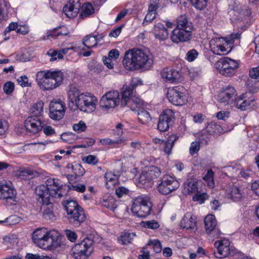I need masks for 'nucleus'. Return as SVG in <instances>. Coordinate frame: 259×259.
Here are the masks:
<instances>
[{"label":"nucleus","mask_w":259,"mask_h":259,"mask_svg":"<svg viewBox=\"0 0 259 259\" xmlns=\"http://www.w3.org/2000/svg\"><path fill=\"white\" fill-rule=\"evenodd\" d=\"M73 50L75 52H78L80 55H82L84 57H88L91 55L92 54V51H89L88 52H82V50H83V49H82L81 50L80 47H78V46H72L71 45L70 47H67L64 49H62L59 51L60 53H61L62 54V56H63V55L66 54L68 53L69 50Z\"/></svg>","instance_id":"38"},{"label":"nucleus","mask_w":259,"mask_h":259,"mask_svg":"<svg viewBox=\"0 0 259 259\" xmlns=\"http://www.w3.org/2000/svg\"><path fill=\"white\" fill-rule=\"evenodd\" d=\"M81 9L79 16H89L94 14V8L91 3L84 4L82 6L79 0H69L63 7V12L66 16H77Z\"/></svg>","instance_id":"9"},{"label":"nucleus","mask_w":259,"mask_h":259,"mask_svg":"<svg viewBox=\"0 0 259 259\" xmlns=\"http://www.w3.org/2000/svg\"><path fill=\"white\" fill-rule=\"evenodd\" d=\"M68 98L70 102L84 112H93L98 104V98L94 95L89 92L81 93L75 87H70L68 92Z\"/></svg>","instance_id":"4"},{"label":"nucleus","mask_w":259,"mask_h":259,"mask_svg":"<svg viewBox=\"0 0 259 259\" xmlns=\"http://www.w3.org/2000/svg\"><path fill=\"white\" fill-rule=\"evenodd\" d=\"M152 206L149 197L146 196H139L133 200L131 210L134 215L145 218L150 214Z\"/></svg>","instance_id":"11"},{"label":"nucleus","mask_w":259,"mask_h":259,"mask_svg":"<svg viewBox=\"0 0 259 259\" xmlns=\"http://www.w3.org/2000/svg\"><path fill=\"white\" fill-rule=\"evenodd\" d=\"M87 127L86 124L82 120L79 121L78 123H75L72 125L73 130L78 133L84 132Z\"/></svg>","instance_id":"50"},{"label":"nucleus","mask_w":259,"mask_h":259,"mask_svg":"<svg viewBox=\"0 0 259 259\" xmlns=\"http://www.w3.org/2000/svg\"><path fill=\"white\" fill-rule=\"evenodd\" d=\"M94 251L93 240L87 237L74 245L72 249V255L75 259H88Z\"/></svg>","instance_id":"10"},{"label":"nucleus","mask_w":259,"mask_h":259,"mask_svg":"<svg viewBox=\"0 0 259 259\" xmlns=\"http://www.w3.org/2000/svg\"><path fill=\"white\" fill-rule=\"evenodd\" d=\"M82 161L88 164L91 165H96L99 162L98 157L93 155H89L82 158Z\"/></svg>","instance_id":"44"},{"label":"nucleus","mask_w":259,"mask_h":259,"mask_svg":"<svg viewBox=\"0 0 259 259\" xmlns=\"http://www.w3.org/2000/svg\"><path fill=\"white\" fill-rule=\"evenodd\" d=\"M214 246L217 248V251L214 252V255L218 258L228 256L232 250L230 246V242L227 239L215 241Z\"/></svg>","instance_id":"21"},{"label":"nucleus","mask_w":259,"mask_h":259,"mask_svg":"<svg viewBox=\"0 0 259 259\" xmlns=\"http://www.w3.org/2000/svg\"><path fill=\"white\" fill-rule=\"evenodd\" d=\"M215 68L222 75H234L239 67V62L229 57L221 58L214 64Z\"/></svg>","instance_id":"13"},{"label":"nucleus","mask_w":259,"mask_h":259,"mask_svg":"<svg viewBox=\"0 0 259 259\" xmlns=\"http://www.w3.org/2000/svg\"><path fill=\"white\" fill-rule=\"evenodd\" d=\"M230 112L221 111L217 113V117L220 120H226L230 117Z\"/></svg>","instance_id":"63"},{"label":"nucleus","mask_w":259,"mask_h":259,"mask_svg":"<svg viewBox=\"0 0 259 259\" xmlns=\"http://www.w3.org/2000/svg\"><path fill=\"white\" fill-rule=\"evenodd\" d=\"M198 56V52L195 49H192L186 53L185 59L188 62H191L194 61Z\"/></svg>","instance_id":"51"},{"label":"nucleus","mask_w":259,"mask_h":259,"mask_svg":"<svg viewBox=\"0 0 259 259\" xmlns=\"http://www.w3.org/2000/svg\"><path fill=\"white\" fill-rule=\"evenodd\" d=\"M159 2H155L150 4L148 7V13L147 15H154L155 16L158 15L157 10L159 8Z\"/></svg>","instance_id":"47"},{"label":"nucleus","mask_w":259,"mask_h":259,"mask_svg":"<svg viewBox=\"0 0 259 259\" xmlns=\"http://www.w3.org/2000/svg\"><path fill=\"white\" fill-rule=\"evenodd\" d=\"M47 55L50 57V60L51 61H55L57 59H61L63 58V56L61 53H60L59 51L53 49L49 50L48 51Z\"/></svg>","instance_id":"46"},{"label":"nucleus","mask_w":259,"mask_h":259,"mask_svg":"<svg viewBox=\"0 0 259 259\" xmlns=\"http://www.w3.org/2000/svg\"><path fill=\"white\" fill-rule=\"evenodd\" d=\"M200 184L202 183L196 179L188 180L184 184V192L189 195L194 194L200 189Z\"/></svg>","instance_id":"28"},{"label":"nucleus","mask_w":259,"mask_h":259,"mask_svg":"<svg viewBox=\"0 0 259 259\" xmlns=\"http://www.w3.org/2000/svg\"><path fill=\"white\" fill-rule=\"evenodd\" d=\"M136 234L134 232H125L122 233L117 238V242L121 245H127L132 243Z\"/></svg>","instance_id":"31"},{"label":"nucleus","mask_w":259,"mask_h":259,"mask_svg":"<svg viewBox=\"0 0 259 259\" xmlns=\"http://www.w3.org/2000/svg\"><path fill=\"white\" fill-rule=\"evenodd\" d=\"M64 79V74L60 70H44L36 74V81L43 91H51L59 87Z\"/></svg>","instance_id":"5"},{"label":"nucleus","mask_w":259,"mask_h":259,"mask_svg":"<svg viewBox=\"0 0 259 259\" xmlns=\"http://www.w3.org/2000/svg\"><path fill=\"white\" fill-rule=\"evenodd\" d=\"M103 61L104 62V65L110 69H113L114 67V65L115 63V61L113 60H111L109 57L104 56L103 57Z\"/></svg>","instance_id":"59"},{"label":"nucleus","mask_w":259,"mask_h":259,"mask_svg":"<svg viewBox=\"0 0 259 259\" xmlns=\"http://www.w3.org/2000/svg\"><path fill=\"white\" fill-rule=\"evenodd\" d=\"M200 148L199 142L197 141L193 142L190 147L189 152L191 155H193L199 151Z\"/></svg>","instance_id":"58"},{"label":"nucleus","mask_w":259,"mask_h":259,"mask_svg":"<svg viewBox=\"0 0 259 259\" xmlns=\"http://www.w3.org/2000/svg\"><path fill=\"white\" fill-rule=\"evenodd\" d=\"M175 118V113L172 110L166 109L163 111L159 118L157 128L160 132L167 131L172 120Z\"/></svg>","instance_id":"22"},{"label":"nucleus","mask_w":259,"mask_h":259,"mask_svg":"<svg viewBox=\"0 0 259 259\" xmlns=\"http://www.w3.org/2000/svg\"><path fill=\"white\" fill-rule=\"evenodd\" d=\"M21 221V218L16 215H11L5 220V223L10 225H14L18 224Z\"/></svg>","instance_id":"53"},{"label":"nucleus","mask_w":259,"mask_h":259,"mask_svg":"<svg viewBox=\"0 0 259 259\" xmlns=\"http://www.w3.org/2000/svg\"><path fill=\"white\" fill-rule=\"evenodd\" d=\"M0 200L4 201L6 205L15 212L19 210L21 201L18 198L17 190L10 181L0 182Z\"/></svg>","instance_id":"6"},{"label":"nucleus","mask_w":259,"mask_h":259,"mask_svg":"<svg viewBox=\"0 0 259 259\" xmlns=\"http://www.w3.org/2000/svg\"><path fill=\"white\" fill-rule=\"evenodd\" d=\"M133 93V90L131 87L127 84H124L122 87L121 94V98L120 99V103L122 106L127 105L131 102L133 103L132 107L135 106L134 101L138 98H133L131 99V96Z\"/></svg>","instance_id":"27"},{"label":"nucleus","mask_w":259,"mask_h":259,"mask_svg":"<svg viewBox=\"0 0 259 259\" xmlns=\"http://www.w3.org/2000/svg\"><path fill=\"white\" fill-rule=\"evenodd\" d=\"M115 194L118 197L120 198L128 195L130 194V190L125 187L120 186L116 188Z\"/></svg>","instance_id":"52"},{"label":"nucleus","mask_w":259,"mask_h":259,"mask_svg":"<svg viewBox=\"0 0 259 259\" xmlns=\"http://www.w3.org/2000/svg\"><path fill=\"white\" fill-rule=\"evenodd\" d=\"M160 76L163 81L169 83H178L184 80L180 69L165 68L160 71Z\"/></svg>","instance_id":"20"},{"label":"nucleus","mask_w":259,"mask_h":259,"mask_svg":"<svg viewBox=\"0 0 259 259\" xmlns=\"http://www.w3.org/2000/svg\"><path fill=\"white\" fill-rule=\"evenodd\" d=\"M66 109L65 103L60 99H54L49 104V117L54 120L63 118Z\"/></svg>","instance_id":"16"},{"label":"nucleus","mask_w":259,"mask_h":259,"mask_svg":"<svg viewBox=\"0 0 259 259\" xmlns=\"http://www.w3.org/2000/svg\"><path fill=\"white\" fill-rule=\"evenodd\" d=\"M25 126L26 130L30 132L37 133L41 131L42 127V123L40 117L33 115L29 116L25 120Z\"/></svg>","instance_id":"24"},{"label":"nucleus","mask_w":259,"mask_h":259,"mask_svg":"<svg viewBox=\"0 0 259 259\" xmlns=\"http://www.w3.org/2000/svg\"><path fill=\"white\" fill-rule=\"evenodd\" d=\"M32 241L38 248L46 251H54L62 245L60 233L56 230L39 228L32 234Z\"/></svg>","instance_id":"2"},{"label":"nucleus","mask_w":259,"mask_h":259,"mask_svg":"<svg viewBox=\"0 0 259 259\" xmlns=\"http://www.w3.org/2000/svg\"><path fill=\"white\" fill-rule=\"evenodd\" d=\"M166 95L169 101L176 106L185 105L189 98L188 91L182 85L168 88Z\"/></svg>","instance_id":"12"},{"label":"nucleus","mask_w":259,"mask_h":259,"mask_svg":"<svg viewBox=\"0 0 259 259\" xmlns=\"http://www.w3.org/2000/svg\"><path fill=\"white\" fill-rule=\"evenodd\" d=\"M179 186L180 183L176 178L166 175L162 178L160 183L158 184V190L159 193L167 195L177 189Z\"/></svg>","instance_id":"19"},{"label":"nucleus","mask_w":259,"mask_h":259,"mask_svg":"<svg viewBox=\"0 0 259 259\" xmlns=\"http://www.w3.org/2000/svg\"><path fill=\"white\" fill-rule=\"evenodd\" d=\"M249 75L252 79H259V66L250 68L249 71Z\"/></svg>","instance_id":"57"},{"label":"nucleus","mask_w":259,"mask_h":259,"mask_svg":"<svg viewBox=\"0 0 259 259\" xmlns=\"http://www.w3.org/2000/svg\"><path fill=\"white\" fill-rule=\"evenodd\" d=\"M68 187V186L58 179H48L46 181L45 185H40L35 188L36 199L40 203L48 205L55 199L61 198L65 195Z\"/></svg>","instance_id":"1"},{"label":"nucleus","mask_w":259,"mask_h":259,"mask_svg":"<svg viewBox=\"0 0 259 259\" xmlns=\"http://www.w3.org/2000/svg\"><path fill=\"white\" fill-rule=\"evenodd\" d=\"M161 175L160 169L155 166H150L144 169L139 178V182L143 185L151 186L153 180Z\"/></svg>","instance_id":"18"},{"label":"nucleus","mask_w":259,"mask_h":259,"mask_svg":"<svg viewBox=\"0 0 259 259\" xmlns=\"http://www.w3.org/2000/svg\"><path fill=\"white\" fill-rule=\"evenodd\" d=\"M68 33V30L66 27L64 26H62L55 28L52 33H49L48 34V36L64 35L67 34Z\"/></svg>","instance_id":"45"},{"label":"nucleus","mask_w":259,"mask_h":259,"mask_svg":"<svg viewBox=\"0 0 259 259\" xmlns=\"http://www.w3.org/2000/svg\"><path fill=\"white\" fill-rule=\"evenodd\" d=\"M140 225L143 228L152 230L157 229L160 227L158 222L154 220L142 221L140 223Z\"/></svg>","instance_id":"42"},{"label":"nucleus","mask_w":259,"mask_h":259,"mask_svg":"<svg viewBox=\"0 0 259 259\" xmlns=\"http://www.w3.org/2000/svg\"><path fill=\"white\" fill-rule=\"evenodd\" d=\"M245 193L241 187L231 186L227 192V196L234 201H238L245 196Z\"/></svg>","instance_id":"29"},{"label":"nucleus","mask_w":259,"mask_h":259,"mask_svg":"<svg viewBox=\"0 0 259 259\" xmlns=\"http://www.w3.org/2000/svg\"><path fill=\"white\" fill-rule=\"evenodd\" d=\"M102 39V37H99L98 35H89L85 36L82 40V46H79L82 52H88L91 51L92 48L95 47L98 41H100Z\"/></svg>","instance_id":"26"},{"label":"nucleus","mask_w":259,"mask_h":259,"mask_svg":"<svg viewBox=\"0 0 259 259\" xmlns=\"http://www.w3.org/2000/svg\"><path fill=\"white\" fill-rule=\"evenodd\" d=\"M65 234L67 238L71 242H75L77 239V234L74 231L70 230H66L65 231Z\"/></svg>","instance_id":"62"},{"label":"nucleus","mask_w":259,"mask_h":259,"mask_svg":"<svg viewBox=\"0 0 259 259\" xmlns=\"http://www.w3.org/2000/svg\"><path fill=\"white\" fill-rule=\"evenodd\" d=\"M100 203L105 207L114 211L117 207L116 200L112 196L105 195L100 200Z\"/></svg>","instance_id":"30"},{"label":"nucleus","mask_w":259,"mask_h":259,"mask_svg":"<svg viewBox=\"0 0 259 259\" xmlns=\"http://www.w3.org/2000/svg\"><path fill=\"white\" fill-rule=\"evenodd\" d=\"M178 136L175 135H171L169 136L168 139L163 143L164 145L163 151L167 156L171 154V150L174 146L175 143L178 140Z\"/></svg>","instance_id":"32"},{"label":"nucleus","mask_w":259,"mask_h":259,"mask_svg":"<svg viewBox=\"0 0 259 259\" xmlns=\"http://www.w3.org/2000/svg\"><path fill=\"white\" fill-rule=\"evenodd\" d=\"M237 97L236 91L231 86L223 88L219 91L216 97V100L224 106H233Z\"/></svg>","instance_id":"17"},{"label":"nucleus","mask_w":259,"mask_h":259,"mask_svg":"<svg viewBox=\"0 0 259 259\" xmlns=\"http://www.w3.org/2000/svg\"><path fill=\"white\" fill-rule=\"evenodd\" d=\"M18 172V175L23 179H26L27 176H32L33 175V170L28 168L21 169Z\"/></svg>","instance_id":"56"},{"label":"nucleus","mask_w":259,"mask_h":259,"mask_svg":"<svg viewBox=\"0 0 259 259\" xmlns=\"http://www.w3.org/2000/svg\"><path fill=\"white\" fill-rule=\"evenodd\" d=\"M17 81L19 84L22 87L31 86V83L29 82V79L26 75H23L17 78Z\"/></svg>","instance_id":"55"},{"label":"nucleus","mask_w":259,"mask_h":259,"mask_svg":"<svg viewBox=\"0 0 259 259\" xmlns=\"http://www.w3.org/2000/svg\"><path fill=\"white\" fill-rule=\"evenodd\" d=\"M63 205L67 212L69 223L75 227H79L85 221V215L83 209L74 200H66Z\"/></svg>","instance_id":"8"},{"label":"nucleus","mask_w":259,"mask_h":259,"mask_svg":"<svg viewBox=\"0 0 259 259\" xmlns=\"http://www.w3.org/2000/svg\"><path fill=\"white\" fill-rule=\"evenodd\" d=\"M193 28L192 23L187 17H179L176 27L171 32V40L177 44L188 41L192 37Z\"/></svg>","instance_id":"7"},{"label":"nucleus","mask_w":259,"mask_h":259,"mask_svg":"<svg viewBox=\"0 0 259 259\" xmlns=\"http://www.w3.org/2000/svg\"><path fill=\"white\" fill-rule=\"evenodd\" d=\"M44 103L41 101H39L33 104L30 108V112L32 115L40 117L44 114Z\"/></svg>","instance_id":"36"},{"label":"nucleus","mask_w":259,"mask_h":259,"mask_svg":"<svg viewBox=\"0 0 259 259\" xmlns=\"http://www.w3.org/2000/svg\"><path fill=\"white\" fill-rule=\"evenodd\" d=\"M8 127V122L5 120L0 119V135H4L7 131Z\"/></svg>","instance_id":"60"},{"label":"nucleus","mask_w":259,"mask_h":259,"mask_svg":"<svg viewBox=\"0 0 259 259\" xmlns=\"http://www.w3.org/2000/svg\"><path fill=\"white\" fill-rule=\"evenodd\" d=\"M153 31L155 37L160 40H165L168 36L167 30L162 24H157L155 25Z\"/></svg>","instance_id":"35"},{"label":"nucleus","mask_w":259,"mask_h":259,"mask_svg":"<svg viewBox=\"0 0 259 259\" xmlns=\"http://www.w3.org/2000/svg\"><path fill=\"white\" fill-rule=\"evenodd\" d=\"M120 103V95L117 91L106 93L100 99V107L104 112H108L119 105Z\"/></svg>","instance_id":"14"},{"label":"nucleus","mask_w":259,"mask_h":259,"mask_svg":"<svg viewBox=\"0 0 259 259\" xmlns=\"http://www.w3.org/2000/svg\"><path fill=\"white\" fill-rule=\"evenodd\" d=\"M135 106H133V110H136L137 111L138 117L139 121L142 124H147L151 120V117L148 111L144 110V101L140 99H137L134 101Z\"/></svg>","instance_id":"23"},{"label":"nucleus","mask_w":259,"mask_h":259,"mask_svg":"<svg viewBox=\"0 0 259 259\" xmlns=\"http://www.w3.org/2000/svg\"><path fill=\"white\" fill-rule=\"evenodd\" d=\"M26 259H51L48 256L40 255L38 254H32L28 253L25 256Z\"/></svg>","instance_id":"61"},{"label":"nucleus","mask_w":259,"mask_h":259,"mask_svg":"<svg viewBox=\"0 0 259 259\" xmlns=\"http://www.w3.org/2000/svg\"><path fill=\"white\" fill-rule=\"evenodd\" d=\"M245 94H242L238 97L237 96L233 105L241 110H246L247 107L250 105V103L245 100Z\"/></svg>","instance_id":"37"},{"label":"nucleus","mask_w":259,"mask_h":259,"mask_svg":"<svg viewBox=\"0 0 259 259\" xmlns=\"http://www.w3.org/2000/svg\"><path fill=\"white\" fill-rule=\"evenodd\" d=\"M203 179L206 183L209 188L211 189L214 188V172L211 169L207 170L206 174L204 176Z\"/></svg>","instance_id":"40"},{"label":"nucleus","mask_w":259,"mask_h":259,"mask_svg":"<svg viewBox=\"0 0 259 259\" xmlns=\"http://www.w3.org/2000/svg\"><path fill=\"white\" fill-rule=\"evenodd\" d=\"M232 41L228 40L224 37L211 39L209 41V48L211 52L217 55H225L232 50Z\"/></svg>","instance_id":"15"},{"label":"nucleus","mask_w":259,"mask_h":259,"mask_svg":"<svg viewBox=\"0 0 259 259\" xmlns=\"http://www.w3.org/2000/svg\"><path fill=\"white\" fill-rule=\"evenodd\" d=\"M68 167L71 168L72 172L77 177L82 176L85 173V170L79 164L68 165Z\"/></svg>","instance_id":"43"},{"label":"nucleus","mask_w":259,"mask_h":259,"mask_svg":"<svg viewBox=\"0 0 259 259\" xmlns=\"http://www.w3.org/2000/svg\"><path fill=\"white\" fill-rule=\"evenodd\" d=\"M147 245L149 246H152L154 251L156 253H159L161 251L162 246L161 243L157 239L149 240Z\"/></svg>","instance_id":"48"},{"label":"nucleus","mask_w":259,"mask_h":259,"mask_svg":"<svg viewBox=\"0 0 259 259\" xmlns=\"http://www.w3.org/2000/svg\"><path fill=\"white\" fill-rule=\"evenodd\" d=\"M29 26L27 25H18L17 32L25 35L29 32Z\"/></svg>","instance_id":"64"},{"label":"nucleus","mask_w":259,"mask_h":259,"mask_svg":"<svg viewBox=\"0 0 259 259\" xmlns=\"http://www.w3.org/2000/svg\"><path fill=\"white\" fill-rule=\"evenodd\" d=\"M15 84L10 81H7L4 85L3 91L7 95H11L14 91Z\"/></svg>","instance_id":"49"},{"label":"nucleus","mask_w":259,"mask_h":259,"mask_svg":"<svg viewBox=\"0 0 259 259\" xmlns=\"http://www.w3.org/2000/svg\"><path fill=\"white\" fill-rule=\"evenodd\" d=\"M153 60L149 52L140 49L128 50L125 52L122 60L124 67L133 71L140 69H149L152 65Z\"/></svg>","instance_id":"3"},{"label":"nucleus","mask_w":259,"mask_h":259,"mask_svg":"<svg viewBox=\"0 0 259 259\" xmlns=\"http://www.w3.org/2000/svg\"><path fill=\"white\" fill-rule=\"evenodd\" d=\"M208 198V195L200 189L195 193L192 197L193 201L198 202L200 204L204 203Z\"/></svg>","instance_id":"39"},{"label":"nucleus","mask_w":259,"mask_h":259,"mask_svg":"<svg viewBox=\"0 0 259 259\" xmlns=\"http://www.w3.org/2000/svg\"><path fill=\"white\" fill-rule=\"evenodd\" d=\"M43 217L45 219L51 221L55 220L56 219L53 211L48 207L44 210Z\"/></svg>","instance_id":"54"},{"label":"nucleus","mask_w":259,"mask_h":259,"mask_svg":"<svg viewBox=\"0 0 259 259\" xmlns=\"http://www.w3.org/2000/svg\"><path fill=\"white\" fill-rule=\"evenodd\" d=\"M215 216L212 214L207 215L204 220L205 228L206 232L209 234L213 231L217 226Z\"/></svg>","instance_id":"34"},{"label":"nucleus","mask_w":259,"mask_h":259,"mask_svg":"<svg viewBox=\"0 0 259 259\" xmlns=\"http://www.w3.org/2000/svg\"><path fill=\"white\" fill-rule=\"evenodd\" d=\"M106 185L107 188H112L118 182V176L111 171H108L105 175Z\"/></svg>","instance_id":"33"},{"label":"nucleus","mask_w":259,"mask_h":259,"mask_svg":"<svg viewBox=\"0 0 259 259\" xmlns=\"http://www.w3.org/2000/svg\"><path fill=\"white\" fill-rule=\"evenodd\" d=\"M61 138L64 142L72 144L78 139V136L72 132H66L61 135Z\"/></svg>","instance_id":"41"},{"label":"nucleus","mask_w":259,"mask_h":259,"mask_svg":"<svg viewBox=\"0 0 259 259\" xmlns=\"http://www.w3.org/2000/svg\"><path fill=\"white\" fill-rule=\"evenodd\" d=\"M180 225L183 229L194 232L197 230L196 218L191 212H187L183 217Z\"/></svg>","instance_id":"25"}]
</instances>
